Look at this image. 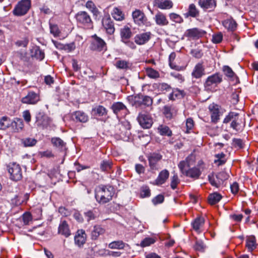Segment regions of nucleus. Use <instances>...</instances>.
<instances>
[{"mask_svg":"<svg viewBox=\"0 0 258 258\" xmlns=\"http://www.w3.org/2000/svg\"><path fill=\"white\" fill-rule=\"evenodd\" d=\"M95 198L100 204H104L112 200L114 195L113 188L110 186L99 185L95 190Z\"/></svg>","mask_w":258,"mask_h":258,"instance_id":"obj_1","label":"nucleus"},{"mask_svg":"<svg viewBox=\"0 0 258 258\" xmlns=\"http://www.w3.org/2000/svg\"><path fill=\"white\" fill-rule=\"evenodd\" d=\"M205 168L206 165L205 163L203 160H200L198 162L197 164L195 166L190 167L187 170L184 168L182 171H180L186 177L196 180L200 178Z\"/></svg>","mask_w":258,"mask_h":258,"instance_id":"obj_2","label":"nucleus"},{"mask_svg":"<svg viewBox=\"0 0 258 258\" xmlns=\"http://www.w3.org/2000/svg\"><path fill=\"white\" fill-rule=\"evenodd\" d=\"M78 24L84 29H92L93 23L90 15L85 11L79 12L75 16Z\"/></svg>","mask_w":258,"mask_h":258,"instance_id":"obj_3","label":"nucleus"},{"mask_svg":"<svg viewBox=\"0 0 258 258\" xmlns=\"http://www.w3.org/2000/svg\"><path fill=\"white\" fill-rule=\"evenodd\" d=\"M229 174L225 171H221L217 174L211 173L208 175V179L211 184L216 187H219L224 181L228 179Z\"/></svg>","mask_w":258,"mask_h":258,"instance_id":"obj_4","label":"nucleus"},{"mask_svg":"<svg viewBox=\"0 0 258 258\" xmlns=\"http://www.w3.org/2000/svg\"><path fill=\"white\" fill-rule=\"evenodd\" d=\"M131 125L129 121L124 120L118 123L115 126V131L121 138L123 140L129 139L131 134Z\"/></svg>","mask_w":258,"mask_h":258,"instance_id":"obj_5","label":"nucleus"},{"mask_svg":"<svg viewBox=\"0 0 258 258\" xmlns=\"http://www.w3.org/2000/svg\"><path fill=\"white\" fill-rule=\"evenodd\" d=\"M7 169L10 174L11 179L19 181L22 179V169L19 164L16 162H10L7 165Z\"/></svg>","mask_w":258,"mask_h":258,"instance_id":"obj_6","label":"nucleus"},{"mask_svg":"<svg viewBox=\"0 0 258 258\" xmlns=\"http://www.w3.org/2000/svg\"><path fill=\"white\" fill-rule=\"evenodd\" d=\"M222 81V76L219 73H215L209 76L205 83L206 90L213 91L215 88Z\"/></svg>","mask_w":258,"mask_h":258,"instance_id":"obj_7","label":"nucleus"},{"mask_svg":"<svg viewBox=\"0 0 258 258\" xmlns=\"http://www.w3.org/2000/svg\"><path fill=\"white\" fill-rule=\"evenodd\" d=\"M31 6V0H22L15 6L13 13L16 16H24L27 13Z\"/></svg>","mask_w":258,"mask_h":258,"instance_id":"obj_8","label":"nucleus"},{"mask_svg":"<svg viewBox=\"0 0 258 258\" xmlns=\"http://www.w3.org/2000/svg\"><path fill=\"white\" fill-rule=\"evenodd\" d=\"M92 40L90 44V49L98 52L105 51L107 50L106 42L100 37L95 34L92 36Z\"/></svg>","mask_w":258,"mask_h":258,"instance_id":"obj_9","label":"nucleus"},{"mask_svg":"<svg viewBox=\"0 0 258 258\" xmlns=\"http://www.w3.org/2000/svg\"><path fill=\"white\" fill-rule=\"evenodd\" d=\"M239 114L234 112H230L225 117L223 123H227L231 121L230 127L238 132L240 130V124L238 121Z\"/></svg>","mask_w":258,"mask_h":258,"instance_id":"obj_10","label":"nucleus"},{"mask_svg":"<svg viewBox=\"0 0 258 258\" xmlns=\"http://www.w3.org/2000/svg\"><path fill=\"white\" fill-rule=\"evenodd\" d=\"M206 34V32L198 28L187 29L184 33V36L189 40H197Z\"/></svg>","mask_w":258,"mask_h":258,"instance_id":"obj_11","label":"nucleus"},{"mask_svg":"<svg viewBox=\"0 0 258 258\" xmlns=\"http://www.w3.org/2000/svg\"><path fill=\"white\" fill-rule=\"evenodd\" d=\"M162 156L159 154L154 153L149 155L148 157L149 165L151 171L158 170L160 169L159 162L162 159Z\"/></svg>","mask_w":258,"mask_h":258,"instance_id":"obj_12","label":"nucleus"},{"mask_svg":"<svg viewBox=\"0 0 258 258\" xmlns=\"http://www.w3.org/2000/svg\"><path fill=\"white\" fill-rule=\"evenodd\" d=\"M111 108L117 117H124L128 113L126 107L121 102L113 103Z\"/></svg>","mask_w":258,"mask_h":258,"instance_id":"obj_13","label":"nucleus"},{"mask_svg":"<svg viewBox=\"0 0 258 258\" xmlns=\"http://www.w3.org/2000/svg\"><path fill=\"white\" fill-rule=\"evenodd\" d=\"M137 120L140 125L144 128H150L153 123L151 116L146 112L139 113Z\"/></svg>","mask_w":258,"mask_h":258,"instance_id":"obj_14","label":"nucleus"},{"mask_svg":"<svg viewBox=\"0 0 258 258\" xmlns=\"http://www.w3.org/2000/svg\"><path fill=\"white\" fill-rule=\"evenodd\" d=\"M132 17L134 23L138 26H143L147 22V18L144 13L140 10L136 9L132 12Z\"/></svg>","mask_w":258,"mask_h":258,"instance_id":"obj_15","label":"nucleus"},{"mask_svg":"<svg viewBox=\"0 0 258 258\" xmlns=\"http://www.w3.org/2000/svg\"><path fill=\"white\" fill-rule=\"evenodd\" d=\"M196 160V155L192 153L189 155L185 160L181 161L178 164L180 171H182L186 167H190L194 165Z\"/></svg>","mask_w":258,"mask_h":258,"instance_id":"obj_16","label":"nucleus"},{"mask_svg":"<svg viewBox=\"0 0 258 258\" xmlns=\"http://www.w3.org/2000/svg\"><path fill=\"white\" fill-rule=\"evenodd\" d=\"M102 24L107 34L112 35L114 33L115 27L113 21L110 17H106L103 18Z\"/></svg>","mask_w":258,"mask_h":258,"instance_id":"obj_17","label":"nucleus"},{"mask_svg":"<svg viewBox=\"0 0 258 258\" xmlns=\"http://www.w3.org/2000/svg\"><path fill=\"white\" fill-rule=\"evenodd\" d=\"M198 5L204 11L212 12L216 7V1L199 0Z\"/></svg>","mask_w":258,"mask_h":258,"instance_id":"obj_18","label":"nucleus"},{"mask_svg":"<svg viewBox=\"0 0 258 258\" xmlns=\"http://www.w3.org/2000/svg\"><path fill=\"white\" fill-rule=\"evenodd\" d=\"M151 36L152 34L150 32L139 33L135 36V42L139 45H144L149 41Z\"/></svg>","mask_w":258,"mask_h":258,"instance_id":"obj_19","label":"nucleus"},{"mask_svg":"<svg viewBox=\"0 0 258 258\" xmlns=\"http://www.w3.org/2000/svg\"><path fill=\"white\" fill-rule=\"evenodd\" d=\"M153 5L161 10H169L173 6L171 0H154Z\"/></svg>","mask_w":258,"mask_h":258,"instance_id":"obj_20","label":"nucleus"},{"mask_svg":"<svg viewBox=\"0 0 258 258\" xmlns=\"http://www.w3.org/2000/svg\"><path fill=\"white\" fill-rule=\"evenodd\" d=\"M154 20L156 24L160 26H165L169 24V21L166 15L160 11L156 14L154 17Z\"/></svg>","mask_w":258,"mask_h":258,"instance_id":"obj_21","label":"nucleus"},{"mask_svg":"<svg viewBox=\"0 0 258 258\" xmlns=\"http://www.w3.org/2000/svg\"><path fill=\"white\" fill-rule=\"evenodd\" d=\"M209 109L211 113L212 122L217 123L220 118L219 106L214 103L211 104L209 106Z\"/></svg>","mask_w":258,"mask_h":258,"instance_id":"obj_22","label":"nucleus"},{"mask_svg":"<svg viewBox=\"0 0 258 258\" xmlns=\"http://www.w3.org/2000/svg\"><path fill=\"white\" fill-rule=\"evenodd\" d=\"M135 103H138L139 105H144L146 106H150L152 105L153 99L148 96H138L135 97Z\"/></svg>","mask_w":258,"mask_h":258,"instance_id":"obj_23","label":"nucleus"},{"mask_svg":"<svg viewBox=\"0 0 258 258\" xmlns=\"http://www.w3.org/2000/svg\"><path fill=\"white\" fill-rule=\"evenodd\" d=\"M205 74V68L203 62L198 63L191 73L192 77L196 79L201 78Z\"/></svg>","mask_w":258,"mask_h":258,"instance_id":"obj_24","label":"nucleus"},{"mask_svg":"<svg viewBox=\"0 0 258 258\" xmlns=\"http://www.w3.org/2000/svg\"><path fill=\"white\" fill-rule=\"evenodd\" d=\"M72 118L75 121L85 123L88 121L89 117L86 113L79 110L72 114Z\"/></svg>","mask_w":258,"mask_h":258,"instance_id":"obj_25","label":"nucleus"},{"mask_svg":"<svg viewBox=\"0 0 258 258\" xmlns=\"http://www.w3.org/2000/svg\"><path fill=\"white\" fill-rule=\"evenodd\" d=\"M169 176V172L167 169L162 170L154 181V184L160 185L164 184Z\"/></svg>","mask_w":258,"mask_h":258,"instance_id":"obj_26","label":"nucleus"},{"mask_svg":"<svg viewBox=\"0 0 258 258\" xmlns=\"http://www.w3.org/2000/svg\"><path fill=\"white\" fill-rule=\"evenodd\" d=\"M108 110L102 105H97L92 109V113L95 116L105 117L107 115Z\"/></svg>","mask_w":258,"mask_h":258,"instance_id":"obj_27","label":"nucleus"},{"mask_svg":"<svg viewBox=\"0 0 258 258\" xmlns=\"http://www.w3.org/2000/svg\"><path fill=\"white\" fill-rule=\"evenodd\" d=\"M223 26L229 31H234L237 26L236 21L232 18H230L224 20L222 22Z\"/></svg>","mask_w":258,"mask_h":258,"instance_id":"obj_28","label":"nucleus"},{"mask_svg":"<svg viewBox=\"0 0 258 258\" xmlns=\"http://www.w3.org/2000/svg\"><path fill=\"white\" fill-rule=\"evenodd\" d=\"M58 233L64 235L66 237H69L71 235L69 226L67 221H62L60 222L58 227Z\"/></svg>","mask_w":258,"mask_h":258,"instance_id":"obj_29","label":"nucleus"},{"mask_svg":"<svg viewBox=\"0 0 258 258\" xmlns=\"http://www.w3.org/2000/svg\"><path fill=\"white\" fill-rule=\"evenodd\" d=\"M86 239V235L83 230H78L75 237V242L76 244L80 246L83 245Z\"/></svg>","mask_w":258,"mask_h":258,"instance_id":"obj_30","label":"nucleus"},{"mask_svg":"<svg viewBox=\"0 0 258 258\" xmlns=\"http://www.w3.org/2000/svg\"><path fill=\"white\" fill-rule=\"evenodd\" d=\"M120 35L121 42L130 39L132 36L131 29L126 26L120 29Z\"/></svg>","mask_w":258,"mask_h":258,"instance_id":"obj_31","label":"nucleus"},{"mask_svg":"<svg viewBox=\"0 0 258 258\" xmlns=\"http://www.w3.org/2000/svg\"><path fill=\"white\" fill-rule=\"evenodd\" d=\"M205 222L204 218L198 217L191 223V225L194 230L198 233H200L202 231L201 228L203 226Z\"/></svg>","mask_w":258,"mask_h":258,"instance_id":"obj_32","label":"nucleus"},{"mask_svg":"<svg viewBox=\"0 0 258 258\" xmlns=\"http://www.w3.org/2000/svg\"><path fill=\"white\" fill-rule=\"evenodd\" d=\"M29 198V195L27 194L25 195L20 194L16 196L12 201L13 204H15L16 206H19L24 203H26Z\"/></svg>","mask_w":258,"mask_h":258,"instance_id":"obj_33","label":"nucleus"},{"mask_svg":"<svg viewBox=\"0 0 258 258\" xmlns=\"http://www.w3.org/2000/svg\"><path fill=\"white\" fill-rule=\"evenodd\" d=\"M256 246L255 237L253 235L248 236L246 239V247L248 250L251 252L256 248Z\"/></svg>","mask_w":258,"mask_h":258,"instance_id":"obj_34","label":"nucleus"},{"mask_svg":"<svg viewBox=\"0 0 258 258\" xmlns=\"http://www.w3.org/2000/svg\"><path fill=\"white\" fill-rule=\"evenodd\" d=\"M105 230L100 225H95L91 233V237L92 239H97L100 235H103L105 233Z\"/></svg>","mask_w":258,"mask_h":258,"instance_id":"obj_35","label":"nucleus"},{"mask_svg":"<svg viewBox=\"0 0 258 258\" xmlns=\"http://www.w3.org/2000/svg\"><path fill=\"white\" fill-rule=\"evenodd\" d=\"M222 198V196L219 193L215 192L211 194L208 196V202L210 205H215L218 203Z\"/></svg>","mask_w":258,"mask_h":258,"instance_id":"obj_36","label":"nucleus"},{"mask_svg":"<svg viewBox=\"0 0 258 258\" xmlns=\"http://www.w3.org/2000/svg\"><path fill=\"white\" fill-rule=\"evenodd\" d=\"M51 143L54 146L62 150L66 148V143L58 137H54L51 139Z\"/></svg>","mask_w":258,"mask_h":258,"instance_id":"obj_37","label":"nucleus"},{"mask_svg":"<svg viewBox=\"0 0 258 258\" xmlns=\"http://www.w3.org/2000/svg\"><path fill=\"white\" fill-rule=\"evenodd\" d=\"M158 132L161 136L171 137L172 135L171 130L169 127L165 125H160L157 128Z\"/></svg>","mask_w":258,"mask_h":258,"instance_id":"obj_38","label":"nucleus"},{"mask_svg":"<svg viewBox=\"0 0 258 258\" xmlns=\"http://www.w3.org/2000/svg\"><path fill=\"white\" fill-rule=\"evenodd\" d=\"M112 17L117 21H122L124 19V14L120 9L114 8L111 13Z\"/></svg>","mask_w":258,"mask_h":258,"instance_id":"obj_39","label":"nucleus"},{"mask_svg":"<svg viewBox=\"0 0 258 258\" xmlns=\"http://www.w3.org/2000/svg\"><path fill=\"white\" fill-rule=\"evenodd\" d=\"M12 124V120L7 116H3L0 119V130H6Z\"/></svg>","mask_w":258,"mask_h":258,"instance_id":"obj_40","label":"nucleus"},{"mask_svg":"<svg viewBox=\"0 0 258 258\" xmlns=\"http://www.w3.org/2000/svg\"><path fill=\"white\" fill-rule=\"evenodd\" d=\"M187 15L193 18L199 17L200 12L196 5L194 4H190L188 8Z\"/></svg>","mask_w":258,"mask_h":258,"instance_id":"obj_41","label":"nucleus"},{"mask_svg":"<svg viewBox=\"0 0 258 258\" xmlns=\"http://www.w3.org/2000/svg\"><path fill=\"white\" fill-rule=\"evenodd\" d=\"M145 71L147 76L150 78L155 79L160 77L159 73L152 68H147Z\"/></svg>","mask_w":258,"mask_h":258,"instance_id":"obj_42","label":"nucleus"},{"mask_svg":"<svg viewBox=\"0 0 258 258\" xmlns=\"http://www.w3.org/2000/svg\"><path fill=\"white\" fill-rule=\"evenodd\" d=\"M125 243L120 240L114 241L110 243L108 247L111 249H121L124 247Z\"/></svg>","mask_w":258,"mask_h":258,"instance_id":"obj_43","label":"nucleus"},{"mask_svg":"<svg viewBox=\"0 0 258 258\" xmlns=\"http://www.w3.org/2000/svg\"><path fill=\"white\" fill-rule=\"evenodd\" d=\"M33 50L35 51L34 56L35 57L39 60H42L45 56L44 51L40 49L38 46L33 47Z\"/></svg>","mask_w":258,"mask_h":258,"instance_id":"obj_44","label":"nucleus"},{"mask_svg":"<svg viewBox=\"0 0 258 258\" xmlns=\"http://www.w3.org/2000/svg\"><path fill=\"white\" fill-rule=\"evenodd\" d=\"M115 66L118 69L126 70L130 68V63L125 60H119L116 62Z\"/></svg>","mask_w":258,"mask_h":258,"instance_id":"obj_45","label":"nucleus"},{"mask_svg":"<svg viewBox=\"0 0 258 258\" xmlns=\"http://www.w3.org/2000/svg\"><path fill=\"white\" fill-rule=\"evenodd\" d=\"M12 124L11 126L13 127L15 126V130L16 132H19L20 130H22L23 126V121L20 118H16L14 121H12Z\"/></svg>","mask_w":258,"mask_h":258,"instance_id":"obj_46","label":"nucleus"},{"mask_svg":"<svg viewBox=\"0 0 258 258\" xmlns=\"http://www.w3.org/2000/svg\"><path fill=\"white\" fill-rule=\"evenodd\" d=\"M215 157L217 159L215 160V163L218 166L222 165L226 162L225 155L223 153L216 154Z\"/></svg>","mask_w":258,"mask_h":258,"instance_id":"obj_47","label":"nucleus"},{"mask_svg":"<svg viewBox=\"0 0 258 258\" xmlns=\"http://www.w3.org/2000/svg\"><path fill=\"white\" fill-rule=\"evenodd\" d=\"M97 213L95 210H89L84 213L85 217L87 221L94 220L96 217Z\"/></svg>","mask_w":258,"mask_h":258,"instance_id":"obj_48","label":"nucleus"},{"mask_svg":"<svg viewBox=\"0 0 258 258\" xmlns=\"http://www.w3.org/2000/svg\"><path fill=\"white\" fill-rule=\"evenodd\" d=\"M194 248L197 251L203 252L204 251L206 246L202 240H196Z\"/></svg>","mask_w":258,"mask_h":258,"instance_id":"obj_49","label":"nucleus"},{"mask_svg":"<svg viewBox=\"0 0 258 258\" xmlns=\"http://www.w3.org/2000/svg\"><path fill=\"white\" fill-rule=\"evenodd\" d=\"M223 70L224 74L228 78L233 79L236 77L235 73L229 66H224Z\"/></svg>","mask_w":258,"mask_h":258,"instance_id":"obj_50","label":"nucleus"},{"mask_svg":"<svg viewBox=\"0 0 258 258\" xmlns=\"http://www.w3.org/2000/svg\"><path fill=\"white\" fill-rule=\"evenodd\" d=\"M163 113L167 118H171L173 114V108L172 106L166 105L163 108Z\"/></svg>","mask_w":258,"mask_h":258,"instance_id":"obj_51","label":"nucleus"},{"mask_svg":"<svg viewBox=\"0 0 258 258\" xmlns=\"http://www.w3.org/2000/svg\"><path fill=\"white\" fill-rule=\"evenodd\" d=\"M111 162L109 160H103L100 164V168L103 171H107L111 168Z\"/></svg>","mask_w":258,"mask_h":258,"instance_id":"obj_52","label":"nucleus"},{"mask_svg":"<svg viewBox=\"0 0 258 258\" xmlns=\"http://www.w3.org/2000/svg\"><path fill=\"white\" fill-rule=\"evenodd\" d=\"M169 16L170 19L175 23H181L183 22L182 17L177 14L172 13L169 14Z\"/></svg>","mask_w":258,"mask_h":258,"instance_id":"obj_53","label":"nucleus"},{"mask_svg":"<svg viewBox=\"0 0 258 258\" xmlns=\"http://www.w3.org/2000/svg\"><path fill=\"white\" fill-rule=\"evenodd\" d=\"M140 195L142 198L149 197L151 195L150 189L147 186H143L140 189Z\"/></svg>","mask_w":258,"mask_h":258,"instance_id":"obj_54","label":"nucleus"},{"mask_svg":"<svg viewBox=\"0 0 258 258\" xmlns=\"http://www.w3.org/2000/svg\"><path fill=\"white\" fill-rule=\"evenodd\" d=\"M155 242V240L152 237H146L144 238L141 243V246L142 247H146L153 244Z\"/></svg>","mask_w":258,"mask_h":258,"instance_id":"obj_55","label":"nucleus"},{"mask_svg":"<svg viewBox=\"0 0 258 258\" xmlns=\"http://www.w3.org/2000/svg\"><path fill=\"white\" fill-rule=\"evenodd\" d=\"M21 102L25 104H32V92H29L25 96L22 98Z\"/></svg>","mask_w":258,"mask_h":258,"instance_id":"obj_56","label":"nucleus"},{"mask_svg":"<svg viewBox=\"0 0 258 258\" xmlns=\"http://www.w3.org/2000/svg\"><path fill=\"white\" fill-rule=\"evenodd\" d=\"M223 39V34L221 32L214 34L212 36V41L213 43L217 44L220 43Z\"/></svg>","mask_w":258,"mask_h":258,"instance_id":"obj_57","label":"nucleus"},{"mask_svg":"<svg viewBox=\"0 0 258 258\" xmlns=\"http://www.w3.org/2000/svg\"><path fill=\"white\" fill-rule=\"evenodd\" d=\"M86 7L95 15H96L98 12L97 9L96 8L94 4L92 1H88L86 4Z\"/></svg>","mask_w":258,"mask_h":258,"instance_id":"obj_58","label":"nucleus"},{"mask_svg":"<svg viewBox=\"0 0 258 258\" xmlns=\"http://www.w3.org/2000/svg\"><path fill=\"white\" fill-rule=\"evenodd\" d=\"M179 183V179L178 178V177L177 174H174L172 177H171V187L173 189H175L178 185V184Z\"/></svg>","mask_w":258,"mask_h":258,"instance_id":"obj_59","label":"nucleus"},{"mask_svg":"<svg viewBox=\"0 0 258 258\" xmlns=\"http://www.w3.org/2000/svg\"><path fill=\"white\" fill-rule=\"evenodd\" d=\"M194 121L191 118H188L186 120V133H188L192 130L194 126Z\"/></svg>","mask_w":258,"mask_h":258,"instance_id":"obj_60","label":"nucleus"},{"mask_svg":"<svg viewBox=\"0 0 258 258\" xmlns=\"http://www.w3.org/2000/svg\"><path fill=\"white\" fill-rule=\"evenodd\" d=\"M164 200V196L162 195H158L152 199V202L154 205H157L162 203Z\"/></svg>","mask_w":258,"mask_h":258,"instance_id":"obj_61","label":"nucleus"},{"mask_svg":"<svg viewBox=\"0 0 258 258\" xmlns=\"http://www.w3.org/2000/svg\"><path fill=\"white\" fill-rule=\"evenodd\" d=\"M176 57V54L175 52H172L169 56L168 60L169 66L172 69H175L176 67V65L174 63V60Z\"/></svg>","mask_w":258,"mask_h":258,"instance_id":"obj_62","label":"nucleus"},{"mask_svg":"<svg viewBox=\"0 0 258 258\" xmlns=\"http://www.w3.org/2000/svg\"><path fill=\"white\" fill-rule=\"evenodd\" d=\"M190 54L192 55V56L197 58H201L203 56V52L202 50L199 49H191Z\"/></svg>","mask_w":258,"mask_h":258,"instance_id":"obj_63","label":"nucleus"},{"mask_svg":"<svg viewBox=\"0 0 258 258\" xmlns=\"http://www.w3.org/2000/svg\"><path fill=\"white\" fill-rule=\"evenodd\" d=\"M230 189L231 192L233 194L236 195L238 192L239 189L238 183L236 182H233L230 185Z\"/></svg>","mask_w":258,"mask_h":258,"instance_id":"obj_64","label":"nucleus"}]
</instances>
